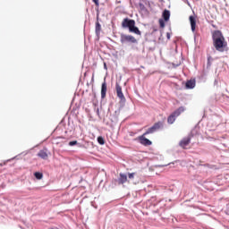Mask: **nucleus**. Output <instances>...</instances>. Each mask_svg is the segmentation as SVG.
<instances>
[{
  "mask_svg": "<svg viewBox=\"0 0 229 229\" xmlns=\"http://www.w3.org/2000/svg\"><path fill=\"white\" fill-rule=\"evenodd\" d=\"M213 46L216 51L219 53L225 52V47H226V41L225 40V36L220 30H215L212 33Z\"/></svg>",
  "mask_w": 229,
  "mask_h": 229,
  "instance_id": "obj_1",
  "label": "nucleus"
},
{
  "mask_svg": "<svg viewBox=\"0 0 229 229\" xmlns=\"http://www.w3.org/2000/svg\"><path fill=\"white\" fill-rule=\"evenodd\" d=\"M122 28L123 30L128 29L130 33H135V35H142L139 27L135 26V20H131L130 18H124L122 21Z\"/></svg>",
  "mask_w": 229,
  "mask_h": 229,
  "instance_id": "obj_2",
  "label": "nucleus"
},
{
  "mask_svg": "<svg viewBox=\"0 0 229 229\" xmlns=\"http://www.w3.org/2000/svg\"><path fill=\"white\" fill-rule=\"evenodd\" d=\"M183 112H185V107L181 106L177 110H175L174 113H172L167 118L168 124L174 123V121H176V117H180V115H182Z\"/></svg>",
  "mask_w": 229,
  "mask_h": 229,
  "instance_id": "obj_3",
  "label": "nucleus"
},
{
  "mask_svg": "<svg viewBox=\"0 0 229 229\" xmlns=\"http://www.w3.org/2000/svg\"><path fill=\"white\" fill-rule=\"evenodd\" d=\"M120 42L122 44H126L127 42L131 44H137L139 41L132 35L122 34L120 38Z\"/></svg>",
  "mask_w": 229,
  "mask_h": 229,
  "instance_id": "obj_4",
  "label": "nucleus"
},
{
  "mask_svg": "<svg viewBox=\"0 0 229 229\" xmlns=\"http://www.w3.org/2000/svg\"><path fill=\"white\" fill-rule=\"evenodd\" d=\"M164 128V122H157L156 123H154L153 127H150L147 130L146 132H144V135H149V134H153L156 131H158V130Z\"/></svg>",
  "mask_w": 229,
  "mask_h": 229,
  "instance_id": "obj_5",
  "label": "nucleus"
},
{
  "mask_svg": "<svg viewBox=\"0 0 229 229\" xmlns=\"http://www.w3.org/2000/svg\"><path fill=\"white\" fill-rule=\"evenodd\" d=\"M115 89L117 98H119L121 101H126V98H124V94L123 93V88L121 87V85H119V83L115 84Z\"/></svg>",
  "mask_w": 229,
  "mask_h": 229,
  "instance_id": "obj_6",
  "label": "nucleus"
},
{
  "mask_svg": "<svg viewBox=\"0 0 229 229\" xmlns=\"http://www.w3.org/2000/svg\"><path fill=\"white\" fill-rule=\"evenodd\" d=\"M192 137L191 136H188L186 138H183L180 142H179V146L181 148H182V149H187V146H189V144H191V140Z\"/></svg>",
  "mask_w": 229,
  "mask_h": 229,
  "instance_id": "obj_7",
  "label": "nucleus"
},
{
  "mask_svg": "<svg viewBox=\"0 0 229 229\" xmlns=\"http://www.w3.org/2000/svg\"><path fill=\"white\" fill-rule=\"evenodd\" d=\"M138 140L140 143H141L142 146H151L153 142L149 140L148 138H146V135L142 134L141 136L138 137Z\"/></svg>",
  "mask_w": 229,
  "mask_h": 229,
  "instance_id": "obj_8",
  "label": "nucleus"
},
{
  "mask_svg": "<svg viewBox=\"0 0 229 229\" xmlns=\"http://www.w3.org/2000/svg\"><path fill=\"white\" fill-rule=\"evenodd\" d=\"M38 157H39V158H42L43 160H47L49 157V155L47 154V148L39 150V152L38 153Z\"/></svg>",
  "mask_w": 229,
  "mask_h": 229,
  "instance_id": "obj_9",
  "label": "nucleus"
},
{
  "mask_svg": "<svg viewBox=\"0 0 229 229\" xmlns=\"http://www.w3.org/2000/svg\"><path fill=\"white\" fill-rule=\"evenodd\" d=\"M128 182V175L126 174H120V177L118 179L119 185H123Z\"/></svg>",
  "mask_w": 229,
  "mask_h": 229,
  "instance_id": "obj_10",
  "label": "nucleus"
},
{
  "mask_svg": "<svg viewBox=\"0 0 229 229\" xmlns=\"http://www.w3.org/2000/svg\"><path fill=\"white\" fill-rule=\"evenodd\" d=\"M189 19H190L191 31L194 33L196 31V17L190 16Z\"/></svg>",
  "mask_w": 229,
  "mask_h": 229,
  "instance_id": "obj_11",
  "label": "nucleus"
},
{
  "mask_svg": "<svg viewBox=\"0 0 229 229\" xmlns=\"http://www.w3.org/2000/svg\"><path fill=\"white\" fill-rule=\"evenodd\" d=\"M106 90H107L106 81H104L102 83V88H101V98H102V99H105L106 98Z\"/></svg>",
  "mask_w": 229,
  "mask_h": 229,
  "instance_id": "obj_12",
  "label": "nucleus"
},
{
  "mask_svg": "<svg viewBox=\"0 0 229 229\" xmlns=\"http://www.w3.org/2000/svg\"><path fill=\"white\" fill-rule=\"evenodd\" d=\"M185 87L186 89H194L196 87V81H187Z\"/></svg>",
  "mask_w": 229,
  "mask_h": 229,
  "instance_id": "obj_13",
  "label": "nucleus"
},
{
  "mask_svg": "<svg viewBox=\"0 0 229 229\" xmlns=\"http://www.w3.org/2000/svg\"><path fill=\"white\" fill-rule=\"evenodd\" d=\"M170 17H171V12H169V10H165L163 12L164 21H169Z\"/></svg>",
  "mask_w": 229,
  "mask_h": 229,
  "instance_id": "obj_14",
  "label": "nucleus"
},
{
  "mask_svg": "<svg viewBox=\"0 0 229 229\" xmlns=\"http://www.w3.org/2000/svg\"><path fill=\"white\" fill-rule=\"evenodd\" d=\"M101 33V24L98 21L96 23V34L99 35Z\"/></svg>",
  "mask_w": 229,
  "mask_h": 229,
  "instance_id": "obj_15",
  "label": "nucleus"
},
{
  "mask_svg": "<svg viewBox=\"0 0 229 229\" xmlns=\"http://www.w3.org/2000/svg\"><path fill=\"white\" fill-rule=\"evenodd\" d=\"M34 176H35V178H37V180H42L44 174H42V173H40V172H36L34 174Z\"/></svg>",
  "mask_w": 229,
  "mask_h": 229,
  "instance_id": "obj_16",
  "label": "nucleus"
},
{
  "mask_svg": "<svg viewBox=\"0 0 229 229\" xmlns=\"http://www.w3.org/2000/svg\"><path fill=\"white\" fill-rule=\"evenodd\" d=\"M98 142L101 146L105 145V139L102 136L98 137Z\"/></svg>",
  "mask_w": 229,
  "mask_h": 229,
  "instance_id": "obj_17",
  "label": "nucleus"
},
{
  "mask_svg": "<svg viewBox=\"0 0 229 229\" xmlns=\"http://www.w3.org/2000/svg\"><path fill=\"white\" fill-rule=\"evenodd\" d=\"M159 25H160V28H165V22H164V20L162 19L159 20Z\"/></svg>",
  "mask_w": 229,
  "mask_h": 229,
  "instance_id": "obj_18",
  "label": "nucleus"
},
{
  "mask_svg": "<svg viewBox=\"0 0 229 229\" xmlns=\"http://www.w3.org/2000/svg\"><path fill=\"white\" fill-rule=\"evenodd\" d=\"M129 180H133L135 178V173L128 174Z\"/></svg>",
  "mask_w": 229,
  "mask_h": 229,
  "instance_id": "obj_19",
  "label": "nucleus"
},
{
  "mask_svg": "<svg viewBox=\"0 0 229 229\" xmlns=\"http://www.w3.org/2000/svg\"><path fill=\"white\" fill-rule=\"evenodd\" d=\"M76 144H78L77 140H73V141L69 142V146H76Z\"/></svg>",
  "mask_w": 229,
  "mask_h": 229,
  "instance_id": "obj_20",
  "label": "nucleus"
},
{
  "mask_svg": "<svg viewBox=\"0 0 229 229\" xmlns=\"http://www.w3.org/2000/svg\"><path fill=\"white\" fill-rule=\"evenodd\" d=\"M96 6H99V0H92Z\"/></svg>",
  "mask_w": 229,
  "mask_h": 229,
  "instance_id": "obj_21",
  "label": "nucleus"
},
{
  "mask_svg": "<svg viewBox=\"0 0 229 229\" xmlns=\"http://www.w3.org/2000/svg\"><path fill=\"white\" fill-rule=\"evenodd\" d=\"M210 60H212V57L208 58V65H210Z\"/></svg>",
  "mask_w": 229,
  "mask_h": 229,
  "instance_id": "obj_22",
  "label": "nucleus"
},
{
  "mask_svg": "<svg viewBox=\"0 0 229 229\" xmlns=\"http://www.w3.org/2000/svg\"><path fill=\"white\" fill-rule=\"evenodd\" d=\"M167 37H168V38H169V34H167Z\"/></svg>",
  "mask_w": 229,
  "mask_h": 229,
  "instance_id": "obj_23",
  "label": "nucleus"
}]
</instances>
